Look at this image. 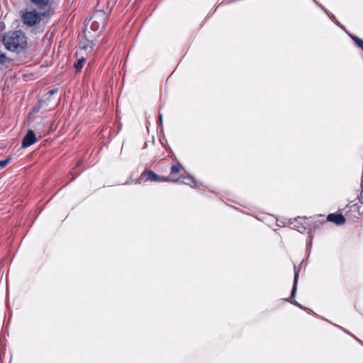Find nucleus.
I'll return each mask as SVG.
<instances>
[{"label":"nucleus","mask_w":363,"mask_h":363,"mask_svg":"<svg viewBox=\"0 0 363 363\" xmlns=\"http://www.w3.org/2000/svg\"><path fill=\"white\" fill-rule=\"evenodd\" d=\"M36 141V138L34 132L31 130H28L26 135L24 136L22 141V147H28L32 145Z\"/></svg>","instance_id":"nucleus-7"},{"label":"nucleus","mask_w":363,"mask_h":363,"mask_svg":"<svg viewBox=\"0 0 363 363\" xmlns=\"http://www.w3.org/2000/svg\"><path fill=\"white\" fill-rule=\"evenodd\" d=\"M299 272L300 269L294 266V279L290 299H293L295 296L297 289V282L299 277Z\"/></svg>","instance_id":"nucleus-9"},{"label":"nucleus","mask_w":363,"mask_h":363,"mask_svg":"<svg viewBox=\"0 0 363 363\" xmlns=\"http://www.w3.org/2000/svg\"><path fill=\"white\" fill-rule=\"evenodd\" d=\"M93 18L94 21L92 22L91 28L93 29H98L99 27L101 30L105 28L106 25V16L104 12L99 11L94 15Z\"/></svg>","instance_id":"nucleus-5"},{"label":"nucleus","mask_w":363,"mask_h":363,"mask_svg":"<svg viewBox=\"0 0 363 363\" xmlns=\"http://www.w3.org/2000/svg\"><path fill=\"white\" fill-rule=\"evenodd\" d=\"M142 177H145L146 180H149L151 182H179V179H174L168 177H160L156 174L154 172L151 170L145 171L142 174Z\"/></svg>","instance_id":"nucleus-4"},{"label":"nucleus","mask_w":363,"mask_h":363,"mask_svg":"<svg viewBox=\"0 0 363 363\" xmlns=\"http://www.w3.org/2000/svg\"><path fill=\"white\" fill-rule=\"evenodd\" d=\"M40 11V12L36 10L22 11L21 17L23 23L27 27H33L51 16V12L48 10Z\"/></svg>","instance_id":"nucleus-2"},{"label":"nucleus","mask_w":363,"mask_h":363,"mask_svg":"<svg viewBox=\"0 0 363 363\" xmlns=\"http://www.w3.org/2000/svg\"><path fill=\"white\" fill-rule=\"evenodd\" d=\"M319 6L330 16V18H335L333 15H330L328 11L325 9L324 7H323L321 5H319Z\"/></svg>","instance_id":"nucleus-15"},{"label":"nucleus","mask_w":363,"mask_h":363,"mask_svg":"<svg viewBox=\"0 0 363 363\" xmlns=\"http://www.w3.org/2000/svg\"><path fill=\"white\" fill-rule=\"evenodd\" d=\"M184 179L185 181H182V183H184L185 184H189V185H191V186L192 184L196 185V181H195V179L193 177H184Z\"/></svg>","instance_id":"nucleus-12"},{"label":"nucleus","mask_w":363,"mask_h":363,"mask_svg":"<svg viewBox=\"0 0 363 363\" xmlns=\"http://www.w3.org/2000/svg\"><path fill=\"white\" fill-rule=\"evenodd\" d=\"M58 89H52L43 95L38 103L33 107L34 111H38L40 108L46 111L52 109L57 105V99L53 97L57 94Z\"/></svg>","instance_id":"nucleus-3"},{"label":"nucleus","mask_w":363,"mask_h":363,"mask_svg":"<svg viewBox=\"0 0 363 363\" xmlns=\"http://www.w3.org/2000/svg\"><path fill=\"white\" fill-rule=\"evenodd\" d=\"M353 337L355 338L356 340H357L358 342L362 343V341L360 340H359L357 337H356L354 336H353Z\"/></svg>","instance_id":"nucleus-19"},{"label":"nucleus","mask_w":363,"mask_h":363,"mask_svg":"<svg viewBox=\"0 0 363 363\" xmlns=\"http://www.w3.org/2000/svg\"><path fill=\"white\" fill-rule=\"evenodd\" d=\"M355 42H356L357 45L363 50V40L358 38H356Z\"/></svg>","instance_id":"nucleus-14"},{"label":"nucleus","mask_w":363,"mask_h":363,"mask_svg":"<svg viewBox=\"0 0 363 363\" xmlns=\"http://www.w3.org/2000/svg\"><path fill=\"white\" fill-rule=\"evenodd\" d=\"M1 63H2L4 62V58H6V56L1 53Z\"/></svg>","instance_id":"nucleus-18"},{"label":"nucleus","mask_w":363,"mask_h":363,"mask_svg":"<svg viewBox=\"0 0 363 363\" xmlns=\"http://www.w3.org/2000/svg\"><path fill=\"white\" fill-rule=\"evenodd\" d=\"M182 168V167L180 164H173L171 167V172H170V176L169 177L173 178L172 176L179 173Z\"/></svg>","instance_id":"nucleus-11"},{"label":"nucleus","mask_w":363,"mask_h":363,"mask_svg":"<svg viewBox=\"0 0 363 363\" xmlns=\"http://www.w3.org/2000/svg\"><path fill=\"white\" fill-rule=\"evenodd\" d=\"M84 62L85 58L82 57L78 59L77 61L74 63V68L76 69L77 72H81V69H82Z\"/></svg>","instance_id":"nucleus-10"},{"label":"nucleus","mask_w":363,"mask_h":363,"mask_svg":"<svg viewBox=\"0 0 363 363\" xmlns=\"http://www.w3.org/2000/svg\"><path fill=\"white\" fill-rule=\"evenodd\" d=\"M291 301V303H292L293 304H294V305H296V306H298V307H301V306L299 305V303H298L296 301Z\"/></svg>","instance_id":"nucleus-16"},{"label":"nucleus","mask_w":363,"mask_h":363,"mask_svg":"<svg viewBox=\"0 0 363 363\" xmlns=\"http://www.w3.org/2000/svg\"><path fill=\"white\" fill-rule=\"evenodd\" d=\"M11 160V157H8L6 160H1V168L6 167Z\"/></svg>","instance_id":"nucleus-13"},{"label":"nucleus","mask_w":363,"mask_h":363,"mask_svg":"<svg viewBox=\"0 0 363 363\" xmlns=\"http://www.w3.org/2000/svg\"><path fill=\"white\" fill-rule=\"evenodd\" d=\"M162 114H161V113H160V114H159V121H160V123H162Z\"/></svg>","instance_id":"nucleus-17"},{"label":"nucleus","mask_w":363,"mask_h":363,"mask_svg":"<svg viewBox=\"0 0 363 363\" xmlns=\"http://www.w3.org/2000/svg\"><path fill=\"white\" fill-rule=\"evenodd\" d=\"M39 10H48L51 12V0H30Z\"/></svg>","instance_id":"nucleus-6"},{"label":"nucleus","mask_w":363,"mask_h":363,"mask_svg":"<svg viewBox=\"0 0 363 363\" xmlns=\"http://www.w3.org/2000/svg\"><path fill=\"white\" fill-rule=\"evenodd\" d=\"M3 42L8 50L18 52L26 48L27 37L22 30H15L5 35Z\"/></svg>","instance_id":"nucleus-1"},{"label":"nucleus","mask_w":363,"mask_h":363,"mask_svg":"<svg viewBox=\"0 0 363 363\" xmlns=\"http://www.w3.org/2000/svg\"><path fill=\"white\" fill-rule=\"evenodd\" d=\"M327 220L333 222L337 225H341L345 223V218L342 214L330 213L327 216Z\"/></svg>","instance_id":"nucleus-8"}]
</instances>
